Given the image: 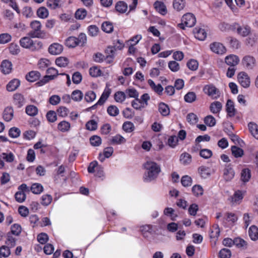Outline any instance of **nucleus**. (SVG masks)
Wrapping results in <instances>:
<instances>
[{"mask_svg":"<svg viewBox=\"0 0 258 258\" xmlns=\"http://www.w3.org/2000/svg\"><path fill=\"white\" fill-rule=\"evenodd\" d=\"M231 255V251L229 249L223 248L219 252V256L220 258H230Z\"/></svg>","mask_w":258,"mask_h":258,"instance_id":"64","label":"nucleus"},{"mask_svg":"<svg viewBox=\"0 0 258 258\" xmlns=\"http://www.w3.org/2000/svg\"><path fill=\"white\" fill-rule=\"evenodd\" d=\"M225 219L228 222L234 223L237 220L238 218L236 215L234 213H226L225 216Z\"/></svg>","mask_w":258,"mask_h":258,"instance_id":"57","label":"nucleus"},{"mask_svg":"<svg viewBox=\"0 0 258 258\" xmlns=\"http://www.w3.org/2000/svg\"><path fill=\"white\" fill-rule=\"evenodd\" d=\"M220 230L217 224L214 225L210 229V236L211 238H217L220 234Z\"/></svg>","mask_w":258,"mask_h":258,"instance_id":"37","label":"nucleus"},{"mask_svg":"<svg viewBox=\"0 0 258 258\" xmlns=\"http://www.w3.org/2000/svg\"><path fill=\"white\" fill-rule=\"evenodd\" d=\"M101 139L98 136H93L90 139L91 144L93 146H99L101 144Z\"/></svg>","mask_w":258,"mask_h":258,"instance_id":"59","label":"nucleus"},{"mask_svg":"<svg viewBox=\"0 0 258 258\" xmlns=\"http://www.w3.org/2000/svg\"><path fill=\"white\" fill-rule=\"evenodd\" d=\"M194 32L195 37L200 40H204L207 37V33L204 29L195 28Z\"/></svg>","mask_w":258,"mask_h":258,"instance_id":"18","label":"nucleus"},{"mask_svg":"<svg viewBox=\"0 0 258 258\" xmlns=\"http://www.w3.org/2000/svg\"><path fill=\"white\" fill-rule=\"evenodd\" d=\"M226 110L227 112V115L230 117H233L235 114V109L234 108L233 102L229 99L227 100L226 105Z\"/></svg>","mask_w":258,"mask_h":258,"instance_id":"16","label":"nucleus"},{"mask_svg":"<svg viewBox=\"0 0 258 258\" xmlns=\"http://www.w3.org/2000/svg\"><path fill=\"white\" fill-rule=\"evenodd\" d=\"M181 183L184 187L189 186L192 184V179L188 175H184L181 178Z\"/></svg>","mask_w":258,"mask_h":258,"instance_id":"54","label":"nucleus"},{"mask_svg":"<svg viewBox=\"0 0 258 258\" xmlns=\"http://www.w3.org/2000/svg\"><path fill=\"white\" fill-rule=\"evenodd\" d=\"M125 94L121 91L117 92L114 94V99L118 102H122L125 99Z\"/></svg>","mask_w":258,"mask_h":258,"instance_id":"60","label":"nucleus"},{"mask_svg":"<svg viewBox=\"0 0 258 258\" xmlns=\"http://www.w3.org/2000/svg\"><path fill=\"white\" fill-rule=\"evenodd\" d=\"M173 6L174 9L179 11L184 8L185 2L184 0H174L173 1Z\"/></svg>","mask_w":258,"mask_h":258,"instance_id":"46","label":"nucleus"},{"mask_svg":"<svg viewBox=\"0 0 258 258\" xmlns=\"http://www.w3.org/2000/svg\"><path fill=\"white\" fill-rule=\"evenodd\" d=\"M146 170L143 176V180L146 182H149L155 180L161 172L159 165L154 161L149 160L144 164Z\"/></svg>","mask_w":258,"mask_h":258,"instance_id":"1","label":"nucleus"},{"mask_svg":"<svg viewBox=\"0 0 258 258\" xmlns=\"http://www.w3.org/2000/svg\"><path fill=\"white\" fill-rule=\"evenodd\" d=\"M115 51L116 48L114 46H108L106 49L105 53L106 54V58L107 59H111V60H108L109 62L112 61V59L115 54Z\"/></svg>","mask_w":258,"mask_h":258,"instance_id":"40","label":"nucleus"},{"mask_svg":"<svg viewBox=\"0 0 258 258\" xmlns=\"http://www.w3.org/2000/svg\"><path fill=\"white\" fill-rule=\"evenodd\" d=\"M148 83L151 88L157 93L160 94L162 93V91H163V88L162 87V86L160 84H158L156 85L153 80L149 79L148 81Z\"/></svg>","mask_w":258,"mask_h":258,"instance_id":"30","label":"nucleus"},{"mask_svg":"<svg viewBox=\"0 0 258 258\" xmlns=\"http://www.w3.org/2000/svg\"><path fill=\"white\" fill-rule=\"evenodd\" d=\"M63 50V46L61 44L54 43L50 45L48 48L49 52L53 55H58Z\"/></svg>","mask_w":258,"mask_h":258,"instance_id":"13","label":"nucleus"},{"mask_svg":"<svg viewBox=\"0 0 258 258\" xmlns=\"http://www.w3.org/2000/svg\"><path fill=\"white\" fill-rule=\"evenodd\" d=\"M248 127L251 134L258 140V125L253 122H250L248 124Z\"/></svg>","mask_w":258,"mask_h":258,"instance_id":"25","label":"nucleus"},{"mask_svg":"<svg viewBox=\"0 0 258 258\" xmlns=\"http://www.w3.org/2000/svg\"><path fill=\"white\" fill-rule=\"evenodd\" d=\"M20 85V80L17 79H14L7 85V90L9 92L14 91L19 87Z\"/></svg>","mask_w":258,"mask_h":258,"instance_id":"15","label":"nucleus"},{"mask_svg":"<svg viewBox=\"0 0 258 258\" xmlns=\"http://www.w3.org/2000/svg\"><path fill=\"white\" fill-rule=\"evenodd\" d=\"M37 14L39 17L44 19L48 17V11L46 8L41 7L37 10Z\"/></svg>","mask_w":258,"mask_h":258,"instance_id":"52","label":"nucleus"},{"mask_svg":"<svg viewBox=\"0 0 258 258\" xmlns=\"http://www.w3.org/2000/svg\"><path fill=\"white\" fill-rule=\"evenodd\" d=\"M225 63L230 67H235L239 62L240 59L238 56L234 54H230L225 58Z\"/></svg>","mask_w":258,"mask_h":258,"instance_id":"11","label":"nucleus"},{"mask_svg":"<svg viewBox=\"0 0 258 258\" xmlns=\"http://www.w3.org/2000/svg\"><path fill=\"white\" fill-rule=\"evenodd\" d=\"M222 107V104L219 101H215L211 103L210 110L213 113H217L220 111Z\"/></svg>","mask_w":258,"mask_h":258,"instance_id":"34","label":"nucleus"},{"mask_svg":"<svg viewBox=\"0 0 258 258\" xmlns=\"http://www.w3.org/2000/svg\"><path fill=\"white\" fill-rule=\"evenodd\" d=\"M204 93L213 99H216L220 96V92L213 84H208L205 85L203 89Z\"/></svg>","mask_w":258,"mask_h":258,"instance_id":"6","label":"nucleus"},{"mask_svg":"<svg viewBox=\"0 0 258 258\" xmlns=\"http://www.w3.org/2000/svg\"><path fill=\"white\" fill-rule=\"evenodd\" d=\"M83 97V93L79 90L74 91L71 95V98L75 101H81Z\"/></svg>","mask_w":258,"mask_h":258,"instance_id":"42","label":"nucleus"},{"mask_svg":"<svg viewBox=\"0 0 258 258\" xmlns=\"http://www.w3.org/2000/svg\"><path fill=\"white\" fill-rule=\"evenodd\" d=\"M158 110L161 114L164 116L168 115L170 113L168 106L164 103H160L159 104Z\"/></svg>","mask_w":258,"mask_h":258,"instance_id":"28","label":"nucleus"},{"mask_svg":"<svg viewBox=\"0 0 258 258\" xmlns=\"http://www.w3.org/2000/svg\"><path fill=\"white\" fill-rule=\"evenodd\" d=\"M234 244L239 248H242L243 249H246L247 248V242L240 238H235L234 240Z\"/></svg>","mask_w":258,"mask_h":258,"instance_id":"44","label":"nucleus"},{"mask_svg":"<svg viewBox=\"0 0 258 258\" xmlns=\"http://www.w3.org/2000/svg\"><path fill=\"white\" fill-rule=\"evenodd\" d=\"M126 140L121 135L117 134L110 140V144L120 145L125 143Z\"/></svg>","mask_w":258,"mask_h":258,"instance_id":"20","label":"nucleus"},{"mask_svg":"<svg viewBox=\"0 0 258 258\" xmlns=\"http://www.w3.org/2000/svg\"><path fill=\"white\" fill-rule=\"evenodd\" d=\"M1 68L4 74H9L12 70V62L7 59L4 60L1 63Z\"/></svg>","mask_w":258,"mask_h":258,"instance_id":"14","label":"nucleus"},{"mask_svg":"<svg viewBox=\"0 0 258 258\" xmlns=\"http://www.w3.org/2000/svg\"><path fill=\"white\" fill-rule=\"evenodd\" d=\"M196 22L195 16L191 13H187L184 15L181 19V23L178 24V26L180 28L184 29L185 26L187 27H193Z\"/></svg>","mask_w":258,"mask_h":258,"instance_id":"4","label":"nucleus"},{"mask_svg":"<svg viewBox=\"0 0 258 258\" xmlns=\"http://www.w3.org/2000/svg\"><path fill=\"white\" fill-rule=\"evenodd\" d=\"M14 103L18 107L20 108L23 106L24 102V98L21 94H15L14 95Z\"/></svg>","mask_w":258,"mask_h":258,"instance_id":"33","label":"nucleus"},{"mask_svg":"<svg viewBox=\"0 0 258 258\" xmlns=\"http://www.w3.org/2000/svg\"><path fill=\"white\" fill-rule=\"evenodd\" d=\"M87 14V12L85 9H79L75 13V18L77 19L83 20L86 17Z\"/></svg>","mask_w":258,"mask_h":258,"instance_id":"45","label":"nucleus"},{"mask_svg":"<svg viewBox=\"0 0 258 258\" xmlns=\"http://www.w3.org/2000/svg\"><path fill=\"white\" fill-rule=\"evenodd\" d=\"M14 115V110L12 107H8L5 108L3 118L6 121H10L12 120Z\"/></svg>","mask_w":258,"mask_h":258,"instance_id":"23","label":"nucleus"},{"mask_svg":"<svg viewBox=\"0 0 258 258\" xmlns=\"http://www.w3.org/2000/svg\"><path fill=\"white\" fill-rule=\"evenodd\" d=\"M251 177L250 170L248 168H244L242 170L241 172V179L244 182L249 181Z\"/></svg>","mask_w":258,"mask_h":258,"instance_id":"31","label":"nucleus"},{"mask_svg":"<svg viewBox=\"0 0 258 258\" xmlns=\"http://www.w3.org/2000/svg\"><path fill=\"white\" fill-rule=\"evenodd\" d=\"M65 44L68 47L74 48L78 45L77 38L71 36L68 38L65 41Z\"/></svg>","mask_w":258,"mask_h":258,"instance_id":"32","label":"nucleus"},{"mask_svg":"<svg viewBox=\"0 0 258 258\" xmlns=\"http://www.w3.org/2000/svg\"><path fill=\"white\" fill-rule=\"evenodd\" d=\"M233 28L234 31L236 32L237 34L242 37L247 36L251 32V29L249 26L246 25H240L238 23H233Z\"/></svg>","mask_w":258,"mask_h":258,"instance_id":"7","label":"nucleus"},{"mask_svg":"<svg viewBox=\"0 0 258 258\" xmlns=\"http://www.w3.org/2000/svg\"><path fill=\"white\" fill-rule=\"evenodd\" d=\"M235 172L231 165H227L223 171V176L225 180L230 181L234 176Z\"/></svg>","mask_w":258,"mask_h":258,"instance_id":"12","label":"nucleus"},{"mask_svg":"<svg viewBox=\"0 0 258 258\" xmlns=\"http://www.w3.org/2000/svg\"><path fill=\"white\" fill-rule=\"evenodd\" d=\"M32 29L29 32V35L33 38H43L45 36V33L41 30V24L38 21H33L30 24Z\"/></svg>","mask_w":258,"mask_h":258,"instance_id":"3","label":"nucleus"},{"mask_svg":"<svg viewBox=\"0 0 258 258\" xmlns=\"http://www.w3.org/2000/svg\"><path fill=\"white\" fill-rule=\"evenodd\" d=\"M111 93V89L106 87L102 94L100 99L95 105H101L104 104L105 101L107 99Z\"/></svg>","mask_w":258,"mask_h":258,"instance_id":"17","label":"nucleus"},{"mask_svg":"<svg viewBox=\"0 0 258 258\" xmlns=\"http://www.w3.org/2000/svg\"><path fill=\"white\" fill-rule=\"evenodd\" d=\"M96 97V94L93 91H88L85 95V99L88 102L93 101Z\"/></svg>","mask_w":258,"mask_h":258,"instance_id":"51","label":"nucleus"},{"mask_svg":"<svg viewBox=\"0 0 258 258\" xmlns=\"http://www.w3.org/2000/svg\"><path fill=\"white\" fill-rule=\"evenodd\" d=\"M231 152L233 155L236 158L241 157L243 155V150L235 146L231 147Z\"/></svg>","mask_w":258,"mask_h":258,"instance_id":"43","label":"nucleus"},{"mask_svg":"<svg viewBox=\"0 0 258 258\" xmlns=\"http://www.w3.org/2000/svg\"><path fill=\"white\" fill-rule=\"evenodd\" d=\"M71 127L70 123L67 121H62L58 124V130L61 132H68Z\"/></svg>","mask_w":258,"mask_h":258,"instance_id":"35","label":"nucleus"},{"mask_svg":"<svg viewBox=\"0 0 258 258\" xmlns=\"http://www.w3.org/2000/svg\"><path fill=\"white\" fill-rule=\"evenodd\" d=\"M9 51L12 54L17 55L20 52V49L18 44L12 43L9 46Z\"/></svg>","mask_w":258,"mask_h":258,"instance_id":"48","label":"nucleus"},{"mask_svg":"<svg viewBox=\"0 0 258 258\" xmlns=\"http://www.w3.org/2000/svg\"><path fill=\"white\" fill-rule=\"evenodd\" d=\"M101 28L104 32L108 33H111L113 30V26L112 23L109 22L103 23Z\"/></svg>","mask_w":258,"mask_h":258,"instance_id":"41","label":"nucleus"},{"mask_svg":"<svg viewBox=\"0 0 258 258\" xmlns=\"http://www.w3.org/2000/svg\"><path fill=\"white\" fill-rule=\"evenodd\" d=\"M50 64V61L46 58H41L38 63V67L40 69L44 70Z\"/></svg>","mask_w":258,"mask_h":258,"instance_id":"49","label":"nucleus"},{"mask_svg":"<svg viewBox=\"0 0 258 258\" xmlns=\"http://www.w3.org/2000/svg\"><path fill=\"white\" fill-rule=\"evenodd\" d=\"M62 3L59 0H47V6L51 9L54 10L61 7Z\"/></svg>","mask_w":258,"mask_h":258,"instance_id":"29","label":"nucleus"},{"mask_svg":"<svg viewBox=\"0 0 258 258\" xmlns=\"http://www.w3.org/2000/svg\"><path fill=\"white\" fill-rule=\"evenodd\" d=\"M204 122L209 126H213L216 124V119L212 115H208L205 118Z\"/></svg>","mask_w":258,"mask_h":258,"instance_id":"63","label":"nucleus"},{"mask_svg":"<svg viewBox=\"0 0 258 258\" xmlns=\"http://www.w3.org/2000/svg\"><path fill=\"white\" fill-rule=\"evenodd\" d=\"M107 112L110 115L115 116L118 114L119 110L116 106L110 105L107 108Z\"/></svg>","mask_w":258,"mask_h":258,"instance_id":"62","label":"nucleus"},{"mask_svg":"<svg viewBox=\"0 0 258 258\" xmlns=\"http://www.w3.org/2000/svg\"><path fill=\"white\" fill-rule=\"evenodd\" d=\"M179 160L182 164L187 165L191 162V156L186 152L183 153L180 156Z\"/></svg>","mask_w":258,"mask_h":258,"instance_id":"22","label":"nucleus"},{"mask_svg":"<svg viewBox=\"0 0 258 258\" xmlns=\"http://www.w3.org/2000/svg\"><path fill=\"white\" fill-rule=\"evenodd\" d=\"M40 74L37 71H31L26 76V80L30 82H34L39 79Z\"/></svg>","mask_w":258,"mask_h":258,"instance_id":"21","label":"nucleus"},{"mask_svg":"<svg viewBox=\"0 0 258 258\" xmlns=\"http://www.w3.org/2000/svg\"><path fill=\"white\" fill-rule=\"evenodd\" d=\"M30 190L34 194H40L43 191V187L41 184L35 183L31 185Z\"/></svg>","mask_w":258,"mask_h":258,"instance_id":"39","label":"nucleus"},{"mask_svg":"<svg viewBox=\"0 0 258 258\" xmlns=\"http://www.w3.org/2000/svg\"><path fill=\"white\" fill-rule=\"evenodd\" d=\"M210 47L213 52L218 54H224L226 51L225 47L220 42H213L210 44Z\"/></svg>","mask_w":258,"mask_h":258,"instance_id":"10","label":"nucleus"},{"mask_svg":"<svg viewBox=\"0 0 258 258\" xmlns=\"http://www.w3.org/2000/svg\"><path fill=\"white\" fill-rule=\"evenodd\" d=\"M113 152V148L111 147H106L104 149L103 151V155L104 156L101 154H99V159L101 161L103 162L105 158L110 157Z\"/></svg>","mask_w":258,"mask_h":258,"instance_id":"26","label":"nucleus"},{"mask_svg":"<svg viewBox=\"0 0 258 258\" xmlns=\"http://www.w3.org/2000/svg\"><path fill=\"white\" fill-rule=\"evenodd\" d=\"M192 191L196 196H202L203 194L204 190L200 185H195L192 188Z\"/></svg>","mask_w":258,"mask_h":258,"instance_id":"58","label":"nucleus"},{"mask_svg":"<svg viewBox=\"0 0 258 258\" xmlns=\"http://www.w3.org/2000/svg\"><path fill=\"white\" fill-rule=\"evenodd\" d=\"M248 234L252 240H256L258 239V228L254 225L250 226L248 230Z\"/></svg>","mask_w":258,"mask_h":258,"instance_id":"24","label":"nucleus"},{"mask_svg":"<svg viewBox=\"0 0 258 258\" xmlns=\"http://www.w3.org/2000/svg\"><path fill=\"white\" fill-rule=\"evenodd\" d=\"M25 112L30 116H35L38 114V109L33 105H29L26 107Z\"/></svg>","mask_w":258,"mask_h":258,"instance_id":"27","label":"nucleus"},{"mask_svg":"<svg viewBox=\"0 0 258 258\" xmlns=\"http://www.w3.org/2000/svg\"><path fill=\"white\" fill-rule=\"evenodd\" d=\"M12 39V36L8 33L0 34V43L6 44L9 42Z\"/></svg>","mask_w":258,"mask_h":258,"instance_id":"55","label":"nucleus"},{"mask_svg":"<svg viewBox=\"0 0 258 258\" xmlns=\"http://www.w3.org/2000/svg\"><path fill=\"white\" fill-rule=\"evenodd\" d=\"M46 73L48 75H46L44 78L38 82L39 85H43L47 83L49 80L54 79L58 75H64V73L58 74V71L54 68H49L47 70Z\"/></svg>","mask_w":258,"mask_h":258,"instance_id":"5","label":"nucleus"},{"mask_svg":"<svg viewBox=\"0 0 258 258\" xmlns=\"http://www.w3.org/2000/svg\"><path fill=\"white\" fill-rule=\"evenodd\" d=\"M243 198V193L240 190H237L235 192L232 198V202L239 203Z\"/></svg>","mask_w":258,"mask_h":258,"instance_id":"50","label":"nucleus"},{"mask_svg":"<svg viewBox=\"0 0 258 258\" xmlns=\"http://www.w3.org/2000/svg\"><path fill=\"white\" fill-rule=\"evenodd\" d=\"M55 63L60 67H65L69 63V60L64 57H59L56 59Z\"/></svg>","mask_w":258,"mask_h":258,"instance_id":"47","label":"nucleus"},{"mask_svg":"<svg viewBox=\"0 0 258 258\" xmlns=\"http://www.w3.org/2000/svg\"><path fill=\"white\" fill-rule=\"evenodd\" d=\"M242 64L247 70H252L256 66V59L250 55L244 56L241 61Z\"/></svg>","mask_w":258,"mask_h":258,"instance_id":"8","label":"nucleus"},{"mask_svg":"<svg viewBox=\"0 0 258 258\" xmlns=\"http://www.w3.org/2000/svg\"><path fill=\"white\" fill-rule=\"evenodd\" d=\"M239 84L244 88H248L250 83V78L247 73L244 72L239 73L237 77Z\"/></svg>","mask_w":258,"mask_h":258,"instance_id":"9","label":"nucleus"},{"mask_svg":"<svg viewBox=\"0 0 258 258\" xmlns=\"http://www.w3.org/2000/svg\"><path fill=\"white\" fill-rule=\"evenodd\" d=\"M19 43L21 47L29 49L32 51L40 50L42 47V43L39 41H33L29 37H23L19 40Z\"/></svg>","mask_w":258,"mask_h":258,"instance_id":"2","label":"nucleus"},{"mask_svg":"<svg viewBox=\"0 0 258 258\" xmlns=\"http://www.w3.org/2000/svg\"><path fill=\"white\" fill-rule=\"evenodd\" d=\"M89 74L93 77H97L101 75V71L97 67H93L89 69Z\"/></svg>","mask_w":258,"mask_h":258,"instance_id":"61","label":"nucleus"},{"mask_svg":"<svg viewBox=\"0 0 258 258\" xmlns=\"http://www.w3.org/2000/svg\"><path fill=\"white\" fill-rule=\"evenodd\" d=\"M127 9V5L122 2L119 1L117 2L115 5L116 10L120 13H125Z\"/></svg>","mask_w":258,"mask_h":258,"instance_id":"36","label":"nucleus"},{"mask_svg":"<svg viewBox=\"0 0 258 258\" xmlns=\"http://www.w3.org/2000/svg\"><path fill=\"white\" fill-rule=\"evenodd\" d=\"M184 101L189 103H191L197 100V95L194 92H188L184 97Z\"/></svg>","mask_w":258,"mask_h":258,"instance_id":"38","label":"nucleus"},{"mask_svg":"<svg viewBox=\"0 0 258 258\" xmlns=\"http://www.w3.org/2000/svg\"><path fill=\"white\" fill-rule=\"evenodd\" d=\"M154 7L156 10L162 15H165L167 13L166 7L162 2H156L154 3Z\"/></svg>","mask_w":258,"mask_h":258,"instance_id":"19","label":"nucleus"},{"mask_svg":"<svg viewBox=\"0 0 258 258\" xmlns=\"http://www.w3.org/2000/svg\"><path fill=\"white\" fill-rule=\"evenodd\" d=\"M123 130L126 133H131L134 130V124L130 121L125 122L122 125Z\"/></svg>","mask_w":258,"mask_h":258,"instance_id":"53","label":"nucleus"},{"mask_svg":"<svg viewBox=\"0 0 258 258\" xmlns=\"http://www.w3.org/2000/svg\"><path fill=\"white\" fill-rule=\"evenodd\" d=\"M52 200V197L50 195H44L41 197V204L45 206H48L51 203Z\"/></svg>","mask_w":258,"mask_h":258,"instance_id":"56","label":"nucleus"}]
</instances>
